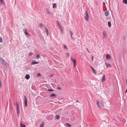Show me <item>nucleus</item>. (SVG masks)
Listing matches in <instances>:
<instances>
[{
    "label": "nucleus",
    "instance_id": "30",
    "mask_svg": "<svg viewBox=\"0 0 127 127\" xmlns=\"http://www.w3.org/2000/svg\"><path fill=\"white\" fill-rule=\"evenodd\" d=\"M56 96V95L55 94H52L50 95L52 97H55Z\"/></svg>",
    "mask_w": 127,
    "mask_h": 127
},
{
    "label": "nucleus",
    "instance_id": "43",
    "mask_svg": "<svg viewBox=\"0 0 127 127\" xmlns=\"http://www.w3.org/2000/svg\"><path fill=\"white\" fill-rule=\"evenodd\" d=\"M57 89L59 90H60L61 89V88L60 87H58L57 88Z\"/></svg>",
    "mask_w": 127,
    "mask_h": 127
},
{
    "label": "nucleus",
    "instance_id": "11",
    "mask_svg": "<svg viewBox=\"0 0 127 127\" xmlns=\"http://www.w3.org/2000/svg\"><path fill=\"white\" fill-rule=\"evenodd\" d=\"M105 64L107 67H111V65L110 64L107 63H105Z\"/></svg>",
    "mask_w": 127,
    "mask_h": 127
},
{
    "label": "nucleus",
    "instance_id": "44",
    "mask_svg": "<svg viewBox=\"0 0 127 127\" xmlns=\"http://www.w3.org/2000/svg\"><path fill=\"white\" fill-rule=\"evenodd\" d=\"M61 32H62V33H63V30L62 28V29H61Z\"/></svg>",
    "mask_w": 127,
    "mask_h": 127
},
{
    "label": "nucleus",
    "instance_id": "2",
    "mask_svg": "<svg viewBox=\"0 0 127 127\" xmlns=\"http://www.w3.org/2000/svg\"><path fill=\"white\" fill-rule=\"evenodd\" d=\"M97 104L98 106L100 108H101L102 107H103V102H100L98 100L96 101Z\"/></svg>",
    "mask_w": 127,
    "mask_h": 127
},
{
    "label": "nucleus",
    "instance_id": "42",
    "mask_svg": "<svg viewBox=\"0 0 127 127\" xmlns=\"http://www.w3.org/2000/svg\"><path fill=\"white\" fill-rule=\"evenodd\" d=\"M76 64H74V68H75V67L76 66Z\"/></svg>",
    "mask_w": 127,
    "mask_h": 127
},
{
    "label": "nucleus",
    "instance_id": "31",
    "mask_svg": "<svg viewBox=\"0 0 127 127\" xmlns=\"http://www.w3.org/2000/svg\"><path fill=\"white\" fill-rule=\"evenodd\" d=\"M124 3H125V4L127 3V0H124L123 1Z\"/></svg>",
    "mask_w": 127,
    "mask_h": 127
},
{
    "label": "nucleus",
    "instance_id": "17",
    "mask_svg": "<svg viewBox=\"0 0 127 127\" xmlns=\"http://www.w3.org/2000/svg\"><path fill=\"white\" fill-rule=\"evenodd\" d=\"M25 34L28 37H30L31 36L30 34L27 32H26Z\"/></svg>",
    "mask_w": 127,
    "mask_h": 127
},
{
    "label": "nucleus",
    "instance_id": "19",
    "mask_svg": "<svg viewBox=\"0 0 127 127\" xmlns=\"http://www.w3.org/2000/svg\"><path fill=\"white\" fill-rule=\"evenodd\" d=\"M108 25L109 27H110L111 26V23L109 21L108 23Z\"/></svg>",
    "mask_w": 127,
    "mask_h": 127
},
{
    "label": "nucleus",
    "instance_id": "29",
    "mask_svg": "<svg viewBox=\"0 0 127 127\" xmlns=\"http://www.w3.org/2000/svg\"><path fill=\"white\" fill-rule=\"evenodd\" d=\"M54 90L52 89H49L48 90V91L50 92L53 91Z\"/></svg>",
    "mask_w": 127,
    "mask_h": 127
},
{
    "label": "nucleus",
    "instance_id": "28",
    "mask_svg": "<svg viewBox=\"0 0 127 127\" xmlns=\"http://www.w3.org/2000/svg\"><path fill=\"white\" fill-rule=\"evenodd\" d=\"M37 58V59H39L40 57V55L39 54H38L36 56Z\"/></svg>",
    "mask_w": 127,
    "mask_h": 127
},
{
    "label": "nucleus",
    "instance_id": "7",
    "mask_svg": "<svg viewBox=\"0 0 127 127\" xmlns=\"http://www.w3.org/2000/svg\"><path fill=\"white\" fill-rule=\"evenodd\" d=\"M105 76L104 75H103L101 79L102 82H104L105 81Z\"/></svg>",
    "mask_w": 127,
    "mask_h": 127
},
{
    "label": "nucleus",
    "instance_id": "20",
    "mask_svg": "<svg viewBox=\"0 0 127 127\" xmlns=\"http://www.w3.org/2000/svg\"><path fill=\"white\" fill-rule=\"evenodd\" d=\"M66 125H67V126L68 127H71V125L70 124L68 123H66Z\"/></svg>",
    "mask_w": 127,
    "mask_h": 127
},
{
    "label": "nucleus",
    "instance_id": "12",
    "mask_svg": "<svg viewBox=\"0 0 127 127\" xmlns=\"http://www.w3.org/2000/svg\"><path fill=\"white\" fill-rule=\"evenodd\" d=\"M30 76L29 74L26 75L25 77V78L27 79H29L30 78Z\"/></svg>",
    "mask_w": 127,
    "mask_h": 127
},
{
    "label": "nucleus",
    "instance_id": "36",
    "mask_svg": "<svg viewBox=\"0 0 127 127\" xmlns=\"http://www.w3.org/2000/svg\"><path fill=\"white\" fill-rule=\"evenodd\" d=\"M126 36H124L123 37V40H126Z\"/></svg>",
    "mask_w": 127,
    "mask_h": 127
},
{
    "label": "nucleus",
    "instance_id": "38",
    "mask_svg": "<svg viewBox=\"0 0 127 127\" xmlns=\"http://www.w3.org/2000/svg\"><path fill=\"white\" fill-rule=\"evenodd\" d=\"M91 59H92V62H93V59H94V56L93 55L92 56V57Z\"/></svg>",
    "mask_w": 127,
    "mask_h": 127
},
{
    "label": "nucleus",
    "instance_id": "6",
    "mask_svg": "<svg viewBox=\"0 0 127 127\" xmlns=\"http://www.w3.org/2000/svg\"><path fill=\"white\" fill-rule=\"evenodd\" d=\"M91 67L92 69L93 72H94V74H96V72L94 68L92 66H91Z\"/></svg>",
    "mask_w": 127,
    "mask_h": 127
},
{
    "label": "nucleus",
    "instance_id": "24",
    "mask_svg": "<svg viewBox=\"0 0 127 127\" xmlns=\"http://www.w3.org/2000/svg\"><path fill=\"white\" fill-rule=\"evenodd\" d=\"M39 26L40 27H43V25L42 23H40Z\"/></svg>",
    "mask_w": 127,
    "mask_h": 127
},
{
    "label": "nucleus",
    "instance_id": "32",
    "mask_svg": "<svg viewBox=\"0 0 127 127\" xmlns=\"http://www.w3.org/2000/svg\"><path fill=\"white\" fill-rule=\"evenodd\" d=\"M3 42L2 38V37H0V42L2 43Z\"/></svg>",
    "mask_w": 127,
    "mask_h": 127
},
{
    "label": "nucleus",
    "instance_id": "45",
    "mask_svg": "<svg viewBox=\"0 0 127 127\" xmlns=\"http://www.w3.org/2000/svg\"><path fill=\"white\" fill-rule=\"evenodd\" d=\"M127 89L126 91H125V94H126L127 93Z\"/></svg>",
    "mask_w": 127,
    "mask_h": 127
},
{
    "label": "nucleus",
    "instance_id": "46",
    "mask_svg": "<svg viewBox=\"0 0 127 127\" xmlns=\"http://www.w3.org/2000/svg\"><path fill=\"white\" fill-rule=\"evenodd\" d=\"M72 35L71 36V38H72V39H73V38L72 37Z\"/></svg>",
    "mask_w": 127,
    "mask_h": 127
},
{
    "label": "nucleus",
    "instance_id": "47",
    "mask_svg": "<svg viewBox=\"0 0 127 127\" xmlns=\"http://www.w3.org/2000/svg\"><path fill=\"white\" fill-rule=\"evenodd\" d=\"M106 19H108L109 18H108L107 17V18H106Z\"/></svg>",
    "mask_w": 127,
    "mask_h": 127
},
{
    "label": "nucleus",
    "instance_id": "23",
    "mask_svg": "<svg viewBox=\"0 0 127 127\" xmlns=\"http://www.w3.org/2000/svg\"><path fill=\"white\" fill-rule=\"evenodd\" d=\"M63 46H64V49H67V47L65 44H64L63 45Z\"/></svg>",
    "mask_w": 127,
    "mask_h": 127
},
{
    "label": "nucleus",
    "instance_id": "35",
    "mask_svg": "<svg viewBox=\"0 0 127 127\" xmlns=\"http://www.w3.org/2000/svg\"><path fill=\"white\" fill-rule=\"evenodd\" d=\"M70 34H71V36L73 34V32L72 31H70Z\"/></svg>",
    "mask_w": 127,
    "mask_h": 127
},
{
    "label": "nucleus",
    "instance_id": "8",
    "mask_svg": "<svg viewBox=\"0 0 127 127\" xmlns=\"http://www.w3.org/2000/svg\"><path fill=\"white\" fill-rule=\"evenodd\" d=\"M103 37H106L107 36V34L105 32L103 31Z\"/></svg>",
    "mask_w": 127,
    "mask_h": 127
},
{
    "label": "nucleus",
    "instance_id": "1",
    "mask_svg": "<svg viewBox=\"0 0 127 127\" xmlns=\"http://www.w3.org/2000/svg\"><path fill=\"white\" fill-rule=\"evenodd\" d=\"M0 62L2 64L4 65V68L6 69L8 66H9V64L6 63L4 59L0 57Z\"/></svg>",
    "mask_w": 127,
    "mask_h": 127
},
{
    "label": "nucleus",
    "instance_id": "9",
    "mask_svg": "<svg viewBox=\"0 0 127 127\" xmlns=\"http://www.w3.org/2000/svg\"><path fill=\"white\" fill-rule=\"evenodd\" d=\"M46 11L47 12V13L49 14L50 15L51 14V12H50L49 9L48 8H47L46 9Z\"/></svg>",
    "mask_w": 127,
    "mask_h": 127
},
{
    "label": "nucleus",
    "instance_id": "4",
    "mask_svg": "<svg viewBox=\"0 0 127 127\" xmlns=\"http://www.w3.org/2000/svg\"><path fill=\"white\" fill-rule=\"evenodd\" d=\"M24 102L25 103V105L26 107L27 106V99L26 96L25 95L24 96Z\"/></svg>",
    "mask_w": 127,
    "mask_h": 127
},
{
    "label": "nucleus",
    "instance_id": "16",
    "mask_svg": "<svg viewBox=\"0 0 127 127\" xmlns=\"http://www.w3.org/2000/svg\"><path fill=\"white\" fill-rule=\"evenodd\" d=\"M45 32H46L47 33V35H48L49 34V32H48V30L46 27H45Z\"/></svg>",
    "mask_w": 127,
    "mask_h": 127
},
{
    "label": "nucleus",
    "instance_id": "34",
    "mask_svg": "<svg viewBox=\"0 0 127 127\" xmlns=\"http://www.w3.org/2000/svg\"><path fill=\"white\" fill-rule=\"evenodd\" d=\"M33 54V53L32 52H30L29 53V55L30 56H31Z\"/></svg>",
    "mask_w": 127,
    "mask_h": 127
},
{
    "label": "nucleus",
    "instance_id": "21",
    "mask_svg": "<svg viewBox=\"0 0 127 127\" xmlns=\"http://www.w3.org/2000/svg\"><path fill=\"white\" fill-rule=\"evenodd\" d=\"M21 127H26V126L25 125L23 124L22 123H21Z\"/></svg>",
    "mask_w": 127,
    "mask_h": 127
},
{
    "label": "nucleus",
    "instance_id": "26",
    "mask_svg": "<svg viewBox=\"0 0 127 127\" xmlns=\"http://www.w3.org/2000/svg\"><path fill=\"white\" fill-rule=\"evenodd\" d=\"M44 125V123L42 122L41 124L40 125V127H43Z\"/></svg>",
    "mask_w": 127,
    "mask_h": 127
},
{
    "label": "nucleus",
    "instance_id": "41",
    "mask_svg": "<svg viewBox=\"0 0 127 127\" xmlns=\"http://www.w3.org/2000/svg\"><path fill=\"white\" fill-rule=\"evenodd\" d=\"M37 76H41V75L39 73H38L37 74Z\"/></svg>",
    "mask_w": 127,
    "mask_h": 127
},
{
    "label": "nucleus",
    "instance_id": "27",
    "mask_svg": "<svg viewBox=\"0 0 127 127\" xmlns=\"http://www.w3.org/2000/svg\"><path fill=\"white\" fill-rule=\"evenodd\" d=\"M0 1L1 3L3 4H5L3 0H0Z\"/></svg>",
    "mask_w": 127,
    "mask_h": 127
},
{
    "label": "nucleus",
    "instance_id": "40",
    "mask_svg": "<svg viewBox=\"0 0 127 127\" xmlns=\"http://www.w3.org/2000/svg\"><path fill=\"white\" fill-rule=\"evenodd\" d=\"M59 26V27L60 28V29H62V28L61 26V25H60Z\"/></svg>",
    "mask_w": 127,
    "mask_h": 127
},
{
    "label": "nucleus",
    "instance_id": "22",
    "mask_svg": "<svg viewBox=\"0 0 127 127\" xmlns=\"http://www.w3.org/2000/svg\"><path fill=\"white\" fill-rule=\"evenodd\" d=\"M23 31L25 33L27 32V29L26 28H25L23 30Z\"/></svg>",
    "mask_w": 127,
    "mask_h": 127
},
{
    "label": "nucleus",
    "instance_id": "13",
    "mask_svg": "<svg viewBox=\"0 0 127 127\" xmlns=\"http://www.w3.org/2000/svg\"><path fill=\"white\" fill-rule=\"evenodd\" d=\"M71 60H72L74 64H76V60L73 59L72 57H71Z\"/></svg>",
    "mask_w": 127,
    "mask_h": 127
},
{
    "label": "nucleus",
    "instance_id": "48",
    "mask_svg": "<svg viewBox=\"0 0 127 127\" xmlns=\"http://www.w3.org/2000/svg\"><path fill=\"white\" fill-rule=\"evenodd\" d=\"M87 50H88V49H87Z\"/></svg>",
    "mask_w": 127,
    "mask_h": 127
},
{
    "label": "nucleus",
    "instance_id": "39",
    "mask_svg": "<svg viewBox=\"0 0 127 127\" xmlns=\"http://www.w3.org/2000/svg\"><path fill=\"white\" fill-rule=\"evenodd\" d=\"M54 76V74H52L50 76V77H52Z\"/></svg>",
    "mask_w": 127,
    "mask_h": 127
},
{
    "label": "nucleus",
    "instance_id": "37",
    "mask_svg": "<svg viewBox=\"0 0 127 127\" xmlns=\"http://www.w3.org/2000/svg\"><path fill=\"white\" fill-rule=\"evenodd\" d=\"M57 23L58 26H59V25H60V24L59 23V22L58 21H57Z\"/></svg>",
    "mask_w": 127,
    "mask_h": 127
},
{
    "label": "nucleus",
    "instance_id": "3",
    "mask_svg": "<svg viewBox=\"0 0 127 127\" xmlns=\"http://www.w3.org/2000/svg\"><path fill=\"white\" fill-rule=\"evenodd\" d=\"M86 15L85 16V19L87 21H89V15L87 11H86L85 12Z\"/></svg>",
    "mask_w": 127,
    "mask_h": 127
},
{
    "label": "nucleus",
    "instance_id": "18",
    "mask_svg": "<svg viewBox=\"0 0 127 127\" xmlns=\"http://www.w3.org/2000/svg\"><path fill=\"white\" fill-rule=\"evenodd\" d=\"M104 14L106 16H107L108 15V11H106L104 13Z\"/></svg>",
    "mask_w": 127,
    "mask_h": 127
},
{
    "label": "nucleus",
    "instance_id": "25",
    "mask_svg": "<svg viewBox=\"0 0 127 127\" xmlns=\"http://www.w3.org/2000/svg\"><path fill=\"white\" fill-rule=\"evenodd\" d=\"M66 57H69V54L67 53H66Z\"/></svg>",
    "mask_w": 127,
    "mask_h": 127
},
{
    "label": "nucleus",
    "instance_id": "14",
    "mask_svg": "<svg viewBox=\"0 0 127 127\" xmlns=\"http://www.w3.org/2000/svg\"><path fill=\"white\" fill-rule=\"evenodd\" d=\"M32 64H36L39 63L38 62H36L35 61H32Z\"/></svg>",
    "mask_w": 127,
    "mask_h": 127
},
{
    "label": "nucleus",
    "instance_id": "33",
    "mask_svg": "<svg viewBox=\"0 0 127 127\" xmlns=\"http://www.w3.org/2000/svg\"><path fill=\"white\" fill-rule=\"evenodd\" d=\"M60 118V117L59 115H57L56 116V118L57 119H59Z\"/></svg>",
    "mask_w": 127,
    "mask_h": 127
},
{
    "label": "nucleus",
    "instance_id": "15",
    "mask_svg": "<svg viewBox=\"0 0 127 127\" xmlns=\"http://www.w3.org/2000/svg\"><path fill=\"white\" fill-rule=\"evenodd\" d=\"M53 8H57L56 4V3H53Z\"/></svg>",
    "mask_w": 127,
    "mask_h": 127
},
{
    "label": "nucleus",
    "instance_id": "5",
    "mask_svg": "<svg viewBox=\"0 0 127 127\" xmlns=\"http://www.w3.org/2000/svg\"><path fill=\"white\" fill-rule=\"evenodd\" d=\"M16 104L17 106V111L18 115L20 112L19 110V107L18 104L17 103V102H16Z\"/></svg>",
    "mask_w": 127,
    "mask_h": 127
},
{
    "label": "nucleus",
    "instance_id": "10",
    "mask_svg": "<svg viewBox=\"0 0 127 127\" xmlns=\"http://www.w3.org/2000/svg\"><path fill=\"white\" fill-rule=\"evenodd\" d=\"M111 58V57L109 54H107V55L106 57V59L107 60H109Z\"/></svg>",
    "mask_w": 127,
    "mask_h": 127
}]
</instances>
